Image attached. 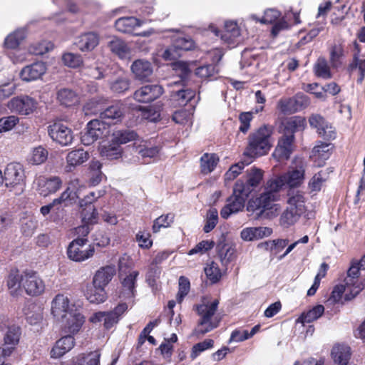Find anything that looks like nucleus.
Returning a JSON list of instances; mask_svg holds the SVG:
<instances>
[{
	"mask_svg": "<svg viewBox=\"0 0 365 365\" xmlns=\"http://www.w3.org/2000/svg\"><path fill=\"white\" fill-rule=\"evenodd\" d=\"M46 71V64L42 61H37L24 67L20 76L24 81L29 82L40 78Z\"/></svg>",
	"mask_w": 365,
	"mask_h": 365,
	"instance_id": "obj_25",
	"label": "nucleus"
},
{
	"mask_svg": "<svg viewBox=\"0 0 365 365\" xmlns=\"http://www.w3.org/2000/svg\"><path fill=\"white\" fill-rule=\"evenodd\" d=\"M26 36V31L25 29L21 28L16 29L6 38L4 44L6 48L14 49L19 46Z\"/></svg>",
	"mask_w": 365,
	"mask_h": 365,
	"instance_id": "obj_43",
	"label": "nucleus"
},
{
	"mask_svg": "<svg viewBox=\"0 0 365 365\" xmlns=\"http://www.w3.org/2000/svg\"><path fill=\"white\" fill-rule=\"evenodd\" d=\"M137 136V133L133 130H118L114 133V140L118 144H124L132 140L136 141Z\"/></svg>",
	"mask_w": 365,
	"mask_h": 365,
	"instance_id": "obj_55",
	"label": "nucleus"
},
{
	"mask_svg": "<svg viewBox=\"0 0 365 365\" xmlns=\"http://www.w3.org/2000/svg\"><path fill=\"white\" fill-rule=\"evenodd\" d=\"M134 153L138 154L145 161L146 159L155 158L160 151L158 146L154 145L150 140L138 139L132 145Z\"/></svg>",
	"mask_w": 365,
	"mask_h": 365,
	"instance_id": "obj_19",
	"label": "nucleus"
},
{
	"mask_svg": "<svg viewBox=\"0 0 365 365\" xmlns=\"http://www.w3.org/2000/svg\"><path fill=\"white\" fill-rule=\"evenodd\" d=\"M334 362L339 365H347L350 359V348L346 345H336L331 352Z\"/></svg>",
	"mask_w": 365,
	"mask_h": 365,
	"instance_id": "obj_36",
	"label": "nucleus"
},
{
	"mask_svg": "<svg viewBox=\"0 0 365 365\" xmlns=\"http://www.w3.org/2000/svg\"><path fill=\"white\" fill-rule=\"evenodd\" d=\"M21 335L20 329L17 326L9 327L4 336L5 344L15 346L19 341Z\"/></svg>",
	"mask_w": 365,
	"mask_h": 365,
	"instance_id": "obj_54",
	"label": "nucleus"
},
{
	"mask_svg": "<svg viewBox=\"0 0 365 365\" xmlns=\"http://www.w3.org/2000/svg\"><path fill=\"white\" fill-rule=\"evenodd\" d=\"M53 45L51 42L42 41L32 44L29 47V52L34 55H43L53 49Z\"/></svg>",
	"mask_w": 365,
	"mask_h": 365,
	"instance_id": "obj_56",
	"label": "nucleus"
},
{
	"mask_svg": "<svg viewBox=\"0 0 365 365\" xmlns=\"http://www.w3.org/2000/svg\"><path fill=\"white\" fill-rule=\"evenodd\" d=\"M333 147V145L331 143L321 141L314 147L311 158L317 163V166H322L325 161L329 158L332 153Z\"/></svg>",
	"mask_w": 365,
	"mask_h": 365,
	"instance_id": "obj_27",
	"label": "nucleus"
},
{
	"mask_svg": "<svg viewBox=\"0 0 365 365\" xmlns=\"http://www.w3.org/2000/svg\"><path fill=\"white\" fill-rule=\"evenodd\" d=\"M305 119L294 117L288 120L283 129V135L279 139L278 144L272 154L278 161L287 160L294 150V133L299 130L304 129Z\"/></svg>",
	"mask_w": 365,
	"mask_h": 365,
	"instance_id": "obj_1",
	"label": "nucleus"
},
{
	"mask_svg": "<svg viewBox=\"0 0 365 365\" xmlns=\"http://www.w3.org/2000/svg\"><path fill=\"white\" fill-rule=\"evenodd\" d=\"M100 354L97 351H92L88 354H81L69 361L62 362L61 365H98L99 363Z\"/></svg>",
	"mask_w": 365,
	"mask_h": 365,
	"instance_id": "obj_33",
	"label": "nucleus"
},
{
	"mask_svg": "<svg viewBox=\"0 0 365 365\" xmlns=\"http://www.w3.org/2000/svg\"><path fill=\"white\" fill-rule=\"evenodd\" d=\"M4 182L7 187H19L21 191L24 186L25 174L20 163H13L7 165L4 173Z\"/></svg>",
	"mask_w": 365,
	"mask_h": 365,
	"instance_id": "obj_10",
	"label": "nucleus"
},
{
	"mask_svg": "<svg viewBox=\"0 0 365 365\" xmlns=\"http://www.w3.org/2000/svg\"><path fill=\"white\" fill-rule=\"evenodd\" d=\"M344 48L341 44H334L330 48L329 61L334 68H338L342 64Z\"/></svg>",
	"mask_w": 365,
	"mask_h": 365,
	"instance_id": "obj_49",
	"label": "nucleus"
},
{
	"mask_svg": "<svg viewBox=\"0 0 365 365\" xmlns=\"http://www.w3.org/2000/svg\"><path fill=\"white\" fill-rule=\"evenodd\" d=\"M106 100L102 98H94L89 100L83 106L86 115H98L101 116Z\"/></svg>",
	"mask_w": 365,
	"mask_h": 365,
	"instance_id": "obj_44",
	"label": "nucleus"
},
{
	"mask_svg": "<svg viewBox=\"0 0 365 365\" xmlns=\"http://www.w3.org/2000/svg\"><path fill=\"white\" fill-rule=\"evenodd\" d=\"M309 123L311 127L317 130L321 138L327 140H332L336 138V129L320 115H312Z\"/></svg>",
	"mask_w": 365,
	"mask_h": 365,
	"instance_id": "obj_14",
	"label": "nucleus"
},
{
	"mask_svg": "<svg viewBox=\"0 0 365 365\" xmlns=\"http://www.w3.org/2000/svg\"><path fill=\"white\" fill-rule=\"evenodd\" d=\"M266 189L267 190L262 193L259 197L250 202V206H254L255 210H262V212L277 206L274 202L277 200V192L278 190H272L269 185V181L267 183Z\"/></svg>",
	"mask_w": 365,
	"mask_h": 365,
	"instance_id": "obj_20",
	"label": "nucleus"
},
{
	"mask_svg": "<svg viewBox=\"0 0 365 365\" xmlns=\"http://www.w3.org/2000/svg\"><path fill=\"white\" fill-rule=\"evenodd\" d=\"M287 207L282 212L279 224L288 228L297 223L306 210L305 197L301 191L290 190L288 192Z\"/></svg>",
	"mask_w": 365,
	"mask_h": 365,
	"instance_id": "obj_2",
	"label": "nucleus"
},
{
	"mask_svg": "<svg viewBox=\"0 0 365 365\" xmlns=\"http://www.w3.org/2000/svg\"><path fill=\"white\" fill-rule=\"evenodd\" d=\"M63 63L71 68H78L83 63V58L80 54L66 53L62 56Z\"/></svg>",
	"mask_w": 365,
	"mask_h": 365,
	"instance_id": "obj_57",
	"label": "nucleus"
},
{
	"mask_svg": "<svg viewBox=\"0 0 365 365\" xmlns=\"http://www.w3.org/2000/svg\"><path fill=\"white\" fill-rule=\"evenodd\" d=\"M219 158L215 153H205L200 158V170L204 175L212 172L217 165Z\"/></svg>",
	"mask_w": 365,
	"mask_h": 365,
	"instance_id": "obj_39",
	"label": "nucleus"
},
{
	"mask_svg": "<svg viewBox=\"0 0 365 365\" xmlns=\"http://www.w3.org/2000/svg\"><path fill=\"white\" fill-rule=\"evenodd\" d=\"M314 71L317 76L329 79L332 77L330 67L324 58H319L314 66Z\"/></svg>",
	"mask_w": 365,
	"mask_h": 365,
	"instance_id": "obj_46",
	"label": "nucleus"
},
{
	"mask_svg": "<svg viewBox=\"0 0 365 365\" xmlns=\"http://www.w3.org/2000/svg\"><path fill=\"white\" fill-rule=\"evenodd\" d=\"M76 309L75 304L63 294L56 295L51 303V313L57 321L65 319L68 314H71Z\"/></svg>",
	"mask_w": 365,
	"mask_h": 365,
	"instance_id": "obj_9",
	"label": "nucleus"
},
{
	"mask_svg": "<svg viewBox=\"0 0 365 365\" xmlns=\"http://www.w3.org/2000/svg\"><path fill=\"white\" fill-rule=\"evenodd\" d=\"M205 273L207 277L213 283L217 282L221 277L220 270L214 262L207 265L205 268Z\"/></svg>",
	"mask_w": 365,
	"mask_h": 365,
	"instance_id": "obj_63",
	"label": "nucleus"
},
{
	"mask_svg": "<svg viewBox=\"0 0 365 365\" xmlns=\"http://www.w3.org/2000/svg\"><path fill=\"white\" fill-rule=\"evenodd\" d=\"M89 158V154L83 149H76L71 150L66 155V170L67 172H71L74 168L81 165Z\"/></svg>",
	"mask_w": 365,
	"mask_h": 365,
	"instance_id": "obj_30",
	"label": "nucleus"
},
{
	"mask_svg": "<svg viewBox=\"0 0 365 365\" xmlns=\"http://www.w3.org/2000/svg\"><path fill=\"white\" fill-rule=\"evenodd\" d=\"M218 304L219 301L215 299L195 306V310L200 316L197 327L195 330V334L204 335L218 327L220 319L215 315Z\"/></svg>",
	"mask_w": 365,
	"mask_h": 365,
	"instance_id": "obj_3",
	"label": "nucleus"
},
{
	"mask_svg": "<svg viewBox=\"0 0 365 365\" xmlns=\"http://www.w3.org/2000/svg\"><path fill=\"white\" fill-rule=\"evenodd\" d=\"M190 289V283L189 279L183 276L179 278V289L177 294V301L181 303L184 297L189 293Z\"/></svg>",
	"mask_w": 365,
	"mask_h": 365,
	"instance_id": "obj_61",
	"label": "nucleus"
},
{
	"mask_svg": "<svg viewBox=\"0 0 365 365\" xmlns=\"http://www.w3.org/2000/svg\"><path fill=\"white\" fill-rule=\"evenodd\" d=\"M63 324L65 331L71 335L77 334L85 322V317L81 312L76 309L71 314H68L63 320H59Z\"/></svg>",
	"mask_w": 365,
	"mask_h": 365,
	"instance_id": "obj_22",
	"label": "nucleus"
},
{
	"mask_svg": "<svg viewBox=\"0 0 365 365\" xmlns=\"http://www.w3.org/2000/svg\"><path fill=\"white\" fill-rule=\"evenodd\" d=\"M88 240L78 237L73 240L68 245L67 255L70 259L81 262L91 258L94 252L93 245H88Z\"/></svg>",
	"mask_w": 365,
	"mask_h": 365,
	"instance_id": "obj_8",
	"label": "nucleus"
},
{
	"mask_svg": "<svg viewBox=\"0 0 365 365\" xmlns=\"http://www.w3.org/2000/svg\"><path fill=\"white\" fill-rule=\"evenodd\" d=\"M294 166H292L284 174L269 180L272 190H279L283 185L294 187L299 186L304 181L305 162L301 158L295 159Z\"/></svg>",
	"mask_w": 365,
	"mask_h": 365,
	"instance_id": "obj_4",
	"label": "nucleus"
},
{
	"mask_svg": "<svg viewBox=\"0 0 365 365\" xmlns=\"http://www.w3.org/2000/svg\"><path fill=\"white\" fill-rule=\"evenodd\" d=\"M99 43V36L94 32H88L79 36L75 42L82 52L93 51Z\"/></svg>",
	"mask_w": 365,
	"mask_h": 365,
	"instance_id": "obj_28",
	"label": "nucleus"
},
{
	"mask_svg": "<svg viewBox=\"0 0 365 365\" xmlns=\"http://www.w3.org/2000/svg\"><path fill=\"white\" fill-rule=\"evenodd\" d=\"M22 287L27 294L37 296L42 294L45 289L43 280L34 272H25L21 277Z\"/></svg>",
	"mask_w": 365,
	"mask_h": 365,
	"instance_id": "obj_13",
	"label": "nucleus"
},
{
	"mask_svg": "<svg viewBox=\"0 0 365 365\" xmlns=\"http://www.w3.org/2000/svg\"><path fill=\"white\" fill-rule=\"evenodd\" d=\"M272 229L266 227H246L241 231V237L245 241H254L269 236Z\"/></svg>",
	"mask_w": 365,
	"mask_h": 365,
	"instance_id": "obj_32",
	"label": "nucleus"
},
{
	"mask_svg": "<svg viewBox=\"0 0 365 365\" xmlns=\"http://www.w3.org/2000/svg\"><path fill=\"white\" fill-rule=\"evenodd\" d=\"M86 299L93 304H101L104 302L107 299V294L105 288L98 287L96 284H89L86 287L85 292Z\"/></svg>",
	"mask_w": 365,
	"mask_h": 365,
	"instance_id": "obj_34",
	"label": "nucleus"
},
{
	"mask_svg": "<svg viewBox=\"0 0 365 365\" xmlns=\"http://www.w3.org/2000/svg\"><path fill=\"white\" fill-rule=\"evenodd\" d=\"M119 275L123 287V297L125 298L133 297L135 292L136 279L139 275V272L129 269L128 273L120 274Z\"/></svg>",
	"mask_w": 365,
	"mask_h": 365,
	"instance_id": "obj_26",
	"label": "nucleus"
},
{
	"mask_svg": "<svg viewBox=\"0 0 365 365\" xmlns=\"http://www.w3.org/2000/svg\"><path fill=\"white\" fill-rule=\"evenodd\" d=\"M99 150L101 155L108 160L118 159L121 155V148L117 143L101 145Z\"/></svg>",
	"mask_w": 365,
	"mask_h": 365,
	"instance_id": "obj_42",
	"label": "nucleus"
},
{
	"mask_svg": "<svg viewBox=\"0 0 365 365\" xmlns=\"http://www.w3.org/2000/svg\"><path fill=\"white\" fill-rule=\"evenodd\" d=\"M218 222V212L215 208H211L207 214L206 222L203 227L205 232L208 233L215 228Z\"/></svg>",
	"mask_w": 365,
	"mask_h": 365,
	"instance_id": "obj_58",
	"label": "nucleus"
},
{
	"mask_svg": "<svg viewBox=\"0 0 365 365\" xmlns=\"http://www.w3.org/2000/svg\"><path fill=\"white\" fill-rule=\"evenodd\" d=\"M36 105V101L29 96L14 98L8 103V107L11 110L22 115L32 113Z\"/></svg>",
	"mask_w": 365,
	"mask_h": 365,
	"instance_id": "obj_21",
	"label": "nucleus"
},
{
	"mask_svg": "<svg viewBox=\"0 0 365 365\" xmlns=\"http://www.w3.org/2000/svg\"><path fill=\"white\" fill-rule=\"evenodd\" d=\"M17 269L11 270L8 278H7V287L12 295H16L19 294L21 287H22L21 282V277Z\"/></svg>",
	"mask_w": 365,
	"mask_h": 365,
	"instance_id": "obj_45",
	"label": "nucleus"
},
{
	"mask_svg": "<svg viewBox=\"0 0 365 365\" xmlns=\"http://www.w3.org/2000/svg\"><path fill=\"white\" fill-rule=\"evenodd\" d=\"M83 187L84 186L81 184L78 179L71 180L69 182L68 187L62 192H66L68 195L67 200L53 207L52 212L55 213V215L51 214L50 216L51 220L56 221L58 219L62 218L64 214V207L75 203L77 199H80V192Z\"/></svg>",
	"mask_w": 365,
	"mask_h": 365,
	"instance_id": "obj_7",
	"label": "nucleus"
},
{
	"mask_svg": "<svg viewBox=\"0 0 365 365\" xmlns=\"http://www.w3.org/2000/svg\"><path fill=\"white\" fill-rule=\"evenodd\" d=\"M324 307L322 305H317L307 312H304L297 319V323H301L303 325L306 323H311L318 319L324 314Z\"/></svg>",
	"mask_w": 365,
	"mask_h": 365,
	"instance_id": "obj_41",
	"label": "nucleus"
},
{
	"mask_svg": "<svg viewBox=\"0 0 365 365\" xmlns=\"http://www.w3.org/2000/svg\"><path fill=\"white\" fill-rule=\"evenodd\" d=\"M278 104L280 110L285 113H293L299 110L295 96L281 99Z\"/></svg>",
	"mask_w": 365,
	"mask_h": 365,
	"instance_id": "obj_53",
	"label": "nucleus"
},
{
	"mask_svg": "<svg viewBox=\"0 0 365 365\" xmlns=\"http://www.w3.org/2000/svg\"><path fill=\"white\" fill-rule=\"evenodd\" d=\"M130 84V82L127 77L124 76H120L117 79L110 82V88L112 91L115 93H122L129 89Z\"/></svg>",
	"mask_w": 365,
	"mask_h": 365,
	"instance_id": "obj_50",
	"label": "nucleus"
},
{
	"mask_svg": "<svg viewBox=\"0 0 365 365\" xmlns=\"http://www.w3.org/2000/svg\"><path fill=\"white\" fill-rule=\"evenodd\" d=\"M56 98L62 106L70 107L75 106L79 101L78 94L72 89L63 88L56 93Z\"/></svg>",
	"mask_w": 365,
	"mask_h": 365,
	"instance_id": "obj_35",
	"label": "nucleus"
},
{
	"mask_svg": "<svg viewBox=\"0 0 365 365\" xmlns=\"http://www.w3.org/2000/svg\"><path fill=\"white\" fill-rule=\"evenodd\" d=\"M107 128L106 123L98 120H91L86 128V131L81 136V142L86 145H89L98 138L106 135Z\"/></svg>",
	"mask_w": 365,
	"mask_h": 365,
	"instance_id": "obj_15",
	"label": "nucleus"
},
{
	"mask_svg": "<svg viewBox=\"0 0 365 365\" xmlns=\"http://www.w3.org/2000/svg\"><path fill=\"white\" fill-rule=\"evenodd\" d=\"M288 243L289 240L287 239H278L261 243L259 246L267 250L274 251L275 253H278L283 250Z\"/></svg>",
	"mask_w": 365,
	"mask_h": 365,
	"instance_id": "obj_52",
	"label": "nucleus"
},
{
	"mask_svg": "<svg viewBox=\"0 0 365 365\" xmlns=\"http://www.w3.org/2000/svg\"><path fill=\"white\" fill-rule=\"evenodd\" d=\"M249 196V190H245L240 183H235L232 195L228 197L227 204L220 211L221 217L227 219L232 214L242 210Z\"/></svg>",
	"mask_w": 365,
	"mask_h": 365,
	"instance_id": "obj_6",
	"label": "nucleus"
},
{
	"mask_svg": "<svg viewBox=\"0 0 365 365\" xmlns=\"http://www.w3.org/2000/svg\"><path fill=\"white\" fill-rule=\"evenodd\" d=\"M262 176L263 174L261 170L252 168L247 171V179L245 182L239 180L236 183H240L245 190L248 189L250 195L255 187L260 185Z\"/></svg>",
	"mask_w": 365,
	"mask_h": 365,
	"instance_id": "obj_31",
	"label": "nucleus"
},
{
	"mask_svg": "<svg viewBox=\"0 0 365 365\" xmlns=\"http://www.w3.org/2000/svg\"><path fill=\"white\" fill-rule=\"evenodd\" d=\"M272 128L263 125L249 137V145L245 154L251 157L265 155L271 148Z\"/></svg>",
	"mask_w": 365,
	"mask_h": 365,
	"instance_id": "obj_5",
	"label": "nucleus"
},
{
	"mask_svg": "<svg viewBox=\"0 0 365 365\" xmlns=\"http://www.w3.org/2000/svg\"><path fill=\"white\" fill-rule=\"evenodd\" d=\"M47 130L51 138L62 146L70 145L73 140L71 129L61 121L54 122L48 125Z\"/></svg>",
	"mask_w": 365,
	"mask_h": 365,
	"instance_id": "obj_11",
	"label": "nucleus"
},
{
	"mask_svg": "<svg viewBox=\"0 0 365 365\" xmlns=\"http://www.w3.org/2000/svg\"><path fill=\"white\" fill-rule=\"evenodd\" d=\"M174 216L171 214L161 215L155 220L153 225V232H158L162 227H168L173 222Z\"/></svg>",
	"mask_w": 365,
	"mask_h": 365,
	"instance_id": "obj_59",
	"label": "nucleus"
},
{
	"mask_svg": "<svg viewBox=\"0 0 365 365\" xmlns=\"http://www.w3.org/2000/svg\"><path fill=\"white\" fill-rule=\"evenodd\" d=\"M160 274V269L158 266L151 263L149 265L148 270L146 273V282L150 287L155 285L156 279L159 278Z\"/></svg>",
	"mask_w": 365,
	"mask_h": 365,
	"instance_id": "obj_64",
	"label": "nucleus"
},
{
	"mask_svg": "<svg viewBox=\"0 0 365 365\" xmlns=\"http://www.w3.org/2000/svg\"><path fill=\"white\" fill-rule=\"evenodd\" d=\"M163 93V88L158 84H150L140 87L133 93L135 101L140 103H150L158 98Z\"/></svg>",
	"mask_w": 365,
	"mask_h": 365,
	"instance_id": "obj_18",
	"label": "nucleus"
},
{
	"mask_svg": "<svg viewBox=\"0 0 365 365\" xmlns=\"http://www.w3.org/2000/svg\"><path fill=\"white\" fill-rule=\"evenodd\" d=\"M34 183L38 192L41 195L46 197L59 190L62 187L63 181L58 176L39 175L35 178Z\"/></svg>",
	"mask_w": 365,
	"mask_h": 365,
	"instance_id": "obj_12",
	"label": "nucleus"
},
{
	"mask_svg": "<svg viewBox=\"0 0 365 365\" xmlns=\"http://www.w3.org/2000/svg\"><path fill=\"white\" fill-rule=\"evenodd\" d=\"M130 69L135 78L140 81H148L153 73L152 63L144 59H138L133 61Z\"/></svg>",
	"mask_w": 365,
	"mask_h": 365,
	"instance_id": "obj_23",
	"label": "nucleus"
},
{
	"mask_svg": "<svg viewBox=\"0 0 365 365\" xmlns=\"http://www.w3.org/2000/svg\"><path fill=\"white\" fill-rule=\"evenodd\" d=\"M142 21L135 17H123L115 21L116 29L122 33H130L135 26H140Z\"/></svg>",
	"mask_w": 365,
	"mask_h": 365,
	"instance_id": "obj_38",
	"label": "nucleus"
},
{
	"mask_svg": "<svg viewBox=\"0 0 365 365\" xmlns=\"http://www.w3.org/2000/svg\"><path fill=\"white\" fill-rule=\"evenodd\" d=\"M361 269V266L359 262H352L350 268L347 272V277L344 279V282L346 285L351 287L352 288L355 286H362L363 288L365 286V279L364 282H359L358 279L359 271Z\"/></svg>",
	"mask_w": 365,
	"mask_h": 365,
	"instance_id": "obj_37",
	"label": "nucleus"
},
{
	"mask_svg": "<svg viewBox=\"0 0 365 365\" xmlns=\"http://www.w3.org/2000/svg\"><path fill=\"white\" fill-rule=\"evenodd\" d=\"M218 71L216 68V66L212 64L205 65L198 67L195 70L196 76H199L201 78H207V79H215V75L217 73Z\"/></svg>",
	"mask_w": 365,
	"mask_h": 365,
	"instance_id": "obj_51",
	"label": "nucleus"
},
{
	"mask_svg": "<svg viewBox=\"0 0 365 365\" xmlns=\"http://www.w3.org/2000/svg\"><path fill=\"white\" fill-rule=\"evenodd\" d=\"M192 113L187 110L175 111L173 115V120L179 124H192Z\"/></svg>",
	"mask_w": 365,
	"mask_h": 365,
	"instance_id": "obj_60",
	"label": "nucleus"
},
{
	"mask_svg": "<svg viewBox=\"0 0 365 365\" xmlns=\"http://www.w3.org/2000/svg\"><path fill=\"white\" fill-rule=\"evenodd\" d=\"M75 346V339L71 335L61 337L56 341L50 351V356L52 359H59L70 351Z\"/></svg>",
	"mask_w": 365,
	"mask_h": 365,
	"instance_id": "obj_24",
	"label": "nucleus"
},
{
	"mask_svg": "<svg viewBox=\"0 0 365 365\" xmlns=\"http://www.w3.org/2000/svg\"><path fill=\"white\" fill-rule=\"evenodd\" d=\"M210 29L217 36L220 34L221 39L230 46H234L240 41V31L235 21H226L225 23V29L222 33L214 26H210Z\"/></svg>",
	"mask_w": 365,
	"mask_h": 365,
	"instance_id": "obj_17",
	"label": "nucleus"
},
{
	"mask_svg": "<svg viewBox=\"0 0 365 365\" xmlns=\"http://www.w3.org/2000/svg\"><path fill=\"white\" fill-rule=\"evenodd\" d=\"M48 155L47 150L40 145L32 149L28 160L33 165H41L46 160Z\"/></svg>",
	"mask_w": 365,
	"mask_h": 365,
	"instance_id": "obj_48",
	"label": "nucleus"
},
{
	"mask_svg": "<svg viewBox=\"0 0 365 365\" xmlns=\"http://www.w3.org/2000/svg\"><path fill=\"white\" fill-rule=\"evenodd\" d=\"M115 272L116 269L114 265L102 267L96 272L92 282L93 284L105 288L112 280Z\"/></svg>",
	"mask_w": 365,
	"mask_h": 365,
	"instance_id": "obj_29",
	"label": "nucleus"
},
{
	"mask_svg": "<svg viewBox=\"0 0 365 365\" xmlns=\"http://www.w3.org/2000/svg\"><path fill=\"white\" fill-rule=\"evenodd\" d=\"M175 48L179 51H189L194 48L195 43L189 36H182L175 38L173 41Z\"/></svg>",
	"mask_w": 365,
	"mask_h": 365,
	"instance_id": "obj_62",
	"label": "nucleus"
},
{
	"mask_svg": "<svg viewBox=\"0 0 365 365\" xmlns=\"http://www.w3.org/2000/svg\"><path fill=\"white\" fill-rule=\"evenodd\" d=\"M362 289L363 287L360 285L352 288L346 284H339L334 287L329 300L333 303L344 304L354 299Z\"/></svg>",
	"mask_w": 365,
	"mask_h": 365,
	"instance_id": "obj_16",
	"label": "nucleus"
},
{
	"mask_svg": "<svg viewBox=\"0 0 365 365\" xmlns=\"http://www.w3.org/2000/svg\"><path fill=\"white\" fill-rule=\"evenodd\" d=\"M110 51L118 55L120 58H125L130 53L127 44L118 38L112 39L108 44Z\"/></svg>",
	"mask_w": 365,
	"mask_h": 365,
	"instance_id": "obj_47",
	"label": "nucleus"
},
{
	"mask_svg": "<svg viewBox=\"0 0 365 365\" xmlns=\"http://www.w3.org/2000/svg\"><path fill=\"white\" fill-rule=\"evenodd\" d=\"M124 112L122 108L118 105H114L109 106L106 109H103L101 112L100 118L102 120H113V123L121 121L123 117Z\"/></svg>",
	"mask_w": 365,
	"mask_h": 365,
	"instance_id": "obj_40",
	"label": "nucleus"
}]
</instances>
